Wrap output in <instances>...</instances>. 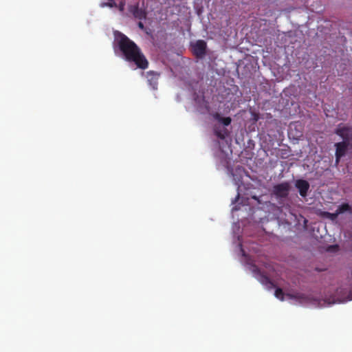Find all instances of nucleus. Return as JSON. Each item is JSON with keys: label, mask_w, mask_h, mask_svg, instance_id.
Listing matches in <instances>:
<instances>
[{"label": "nucleus", "mask_w": 352, "mask_h": 352, "mask_svg": "<svg viewBox=\"0 0 352 352\" xmlns=\"http://www.w3.org/2000/svg\"><path fill=\"white\" fill-rule=\"evenodd\" d=\"M213 116L215 120L221 122L224 126L230 125L231 123V121H232V120L230 117L222 118V117H221L220 114L218 113H214Z\"/></svg>", "instance_id": "nucleus-10"}, {"label": "nucleus", "mask_w": 352, "mask_h": 352, "mask_svg": "<svg viewBox=\"0 0 352 352\" xmlns=\"http://www.w3.org/2000/svg\"><path fill=\"white\" fill-rule=\"evenodd\" d=\"M129 11L133 14V16L139 20H143L146 18L147 13L145 10L139 7V3H137L134 5L129 6Z\"/></svg>", "instance_id": "nucleus-5"}, {"label": "nucleus", "mask_w": 352, "mask_h": 352, "mask_svg": "<svg viewBox=\"0 0 352 352\" xmlns=\"http://www.w3.org/2000/svg\"><path fill=\"white\" fill-rule=\"evenodd\" d=\"M206 43L203 40H198L192 46L194 55L199 58H203L206 54Z\"/></svg>", "instance_id": "nucleus-3"}, {"label": "nucleus", "mask_w": 352, "mask_h": 352, "mask_svg": "<svg viewBox=\"0 0 352 352\" xmlns=\"http://www.w3.org/2000/svg\"><path fill=\"white\" fill-rule=\"evenodd\" d=\"M101 6L102 7L108 6L110 8H114V7H117V3L114 1H109V2L102 3Z\"/></svg>", "instance_id": "nucleus-13"}, {"label": "nucleus", "mask_w": 352, "mask_h": 352, "mask_svg": "<svg viewBox=\"0 0 352 352\" xmlns=\"http://www.w3.org/2000/svg\"><path fill=\"white\" fill-rule=\"evenodd\" d=\"M292 125H290V131H289V134H291V133H292Z\"/></svg>", "instance_id": "nucleus-18"}, {"label": "nucleus", "mask_w": 352, "mask_h": 352, "mask_svg": "<svg viewBox=\"0 0 352 352\" xmlns=\"http://www.w3.org/2000/svg\"><path fill=\"white\" fill-rule=\"evenodd\" d=\"M219 137H220V138H223V137L221 135H218Z\"/></svg>", "instance_id": "nucleus-19"}, {"label": "nucleus", "mask_w": 352, "mask_h": 352, "mask_svg": "<svg viewBox=\"0 0 352 352\" xmlns=\"http://www.w3.org/2000/svg\"><path fill=\"white\" fill-rule=\"evenodd\" d=\"M295 186L298 190L301 197H305L307 195L310 185L307 180L302 179H297L295 183Z\"/></svg>", "instance_id": "nucleus-6"}, {"label": "nucleus", "mask_w": 352, "mask_h": 352, "mask_svg": "<svg viewBox=\"0 0 352 352\" xmlns=\"http://www.w3.org/2000/svg\"><path fill=\"white\" fill-rule=\"evenodd\" d=\"M160 74L153 71L147 72L146 77L147 82L153 89H157Z\"/></svg>", "instance_id": "nucleus-8"}, {"label": "nucleus", "mask_w": 352, "mask_h": 352, "mask_svg": "<svg viewBox=\"0 0 352 352\" xmlns=\"http://www.w3.org/2000/svg\"><path fill=\"white\" fill-rule=\"evenodd\" d=\"M335 133L340 136L343 139V141L349 142V138L351 135V129L347 126H341L340 125L336 129Z\"/></svg>", "instance_id": "nucleus-9"}, {"label": "nucleus", "mask_w": 352, "mask_h": 352, "mask_svg": "<svg viewBox=\"0 0 352 352\" xmlns=\"http://www.w3.org/2000/svg\"><path fill=\"white\" fill-rule=\"evenodd\" d=\"M338 250V245H329L327 248V251H329V252H336Z\"/></svg>", "instance_id": "nucleus-14"}, {"label": "nucleus", "mask_w": 352, "mask_h": 352, "mask_svg": "<svg viewBox=\"0 0 352 352\" xmlns=\"http://www.w3.org/2000/svg\"><path fill=\"white\" fill-rule=\"evenodd\" d=\"M119 9H120V10H121V11H122V10H123V9H124V5H123V4H120V7H119Z\"/></svg>", "instance_id": "nucleus-17"}, {"label": "nucleus", "mask_w": 352, "mask_h": 352, "mask_svg": "<svg viewBox=\"0 0 352 352\" xmlns=\"http://www.w3.org/2000/svg\"><path fill=\"white\" fill-rule=\"evenodd\" d=\"M337 214H342L345 212H351V207L349 204L344 203L339 206L337 208Z\"/></svg>", "instance_id": "nucleus-11"}, {"label": "nucleus", "mask_w": 352, "mask_h": 352, "mask_svg": "<svg viewBox=\"0 0 352 352\" xmlns=\"http://www.w3.org/2000/svg\"><path fill=\"white\" fill-rule=\"evenodd\" d=\"M290 184L289 182H283L273 186L272 192L278 198H286L289 192Z\"/></svg>", "instance_id": "nucleus-2"}, {"label": "nucleus", "mask_w": 352, "mask_h": 352, "mask_svg": "<svg viewBox=\"0 0 352 352\" xmlns=\"http://www.w3.org/2000/svg\"><path fill=\"white\" fill-rule=\"evenodd\" d=\"M349 142L342 141L336 143V163L338 164L340 158L345 155Z\"/></svg>", "instance_id": "nucleus-4"}, {"label": "nucleus", "mask_w": 352, "mask_h": 352, "mask_svg": "<svg viewBox=\"0 0 352 352\" xmlns=\"http://www.w3.org/2000/svg\"><path fill=\"white\" fill-rule=\"evenodd\" d=\"M327 215L331 218V219L334 220L338 217L339 214H337V210H336L334 213L327 212Z\"/></svg>", "instance_id": "nucleus-15"}, {"label": "nucleus", "mask_w": 352, "mask_h": 352, "mask_svg": "<svg viewBox=\"0 0 352 352\" xmlns=\"http://www.w3.org/2000/svg\"><path fill=\"white\" fill-rule=\"evenodd\" d=\"M138 26L140 29L144 30L145 29L144 25L142 21H139L138 23Z\"/></svg>", "instance_id": "nucleus-16"}, {"label": "nucleus", "mask_w": 352, "mask_h": 352, "mask_svg": "<svg viewBox=\"0 0 352 352\" xmlns=\"http://www.w3.org/2000/svg\"><path fill=\"white\" fill-rule=\"evenodd\" d=\"M118 44L120 50L127 61L134 63L138 68L142 69L148 67V62L145 56L140 47L129 37L121 34Z\"/></svg>", "instance_id": "nucleus-1"}, {"label": "nucleus", "mask_w": 352, "mask_h": 352, "mask_svg": "<svg viewBox=\"0 0 352 352\" xmlns=\"http://www.w3.org/2000/svg\"><path fill=\"white\" fill-rule=\"evenodd\" d=\"M275 296L280 300H284V293L280 288H277L274 293Z\"/></svg>", "instance_id": "nucleus-12"}, {"label": "nucleus", "mask_w": 352, "mask_h": 352, "mask_svg": "<svg viewBox=\"0 0 352 352\" xmlns=\"http://www.w3.org/2000/svg\"><path fill=\"white\" fill-rule=\"evenodd\" d=\"M254 272L256 273L257 278L259 282L265 285L267 289H270L275 287V285L269 278V277L262 274L258 268H256Z\"/></svg>", "instance_id": "nucleus-7"}]
</instances>
